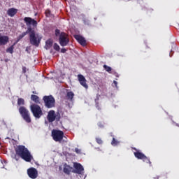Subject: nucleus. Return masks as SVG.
<instances>
[{
	"label": "nucleus",
	"mask_w": 179,
	"mask_h": 179,
	"mask_svg": "<svg viewBox=\"0 0 179 179\" xmlns=\"http://www.w3.org/2000/svg\"><path fill=\"white\" fill-rule=\"evenodd\" d=\"M9 43V37L7 36H2L0 34V46L6 45Z\"/></svg>",
	"instance_id": "2eb2a0df"
},
{
	"label": "nucleus",
	"mask_w": 179,
	"mask_h": 179,
	"mask_svg": "<svg viewBox=\"0 0 179 179\" xmlns=\"http://www.w3.org/2000/svg\"><path fill=\"white\" fill-rule=\"evenodd\" d=\"M59 43L61 47H66L69 44V37L65 32H61L59 37Z\"/></svg>",
	"instance_id": "6e6552de"
},
{
	"label": "nucleus",
	"mask_w": 179,
	"mask_h": 179,
	"mask_svg": "<svg viewBox=\"0 0 179 179\" xmlns=\"http://www.w3.org/2000/svg\"><path fill=\"white\" fill-rule=\"evenodd\" d=\"M72 170H73V168H72L71 166L66 164L64 165L63 171L65 174H67V176H69V174L72 173Z\"/></svg>",
	"instance_id": "dca6fc26"
},
{
	"label": "nucleus",
	"mask_w": 179,
	"mask_h": 179,
	"mask_svg": "<svg viewBox=\"0 0 179 179\" xmlns=\"http://www.w3.org/2000/svg\"><path fill=\"white\" fill-rule=\"evenodd\" d=\"M73 167L75 169L72 170V173H74L75 174H82L85 170V169H83V166L79 163H74Z\"/></svg>",
	"instance_id": "9b49d317"
},
{
	"label": "nucleus",
	"mask_w": 179,
	"mask_h": 179,
	"mask_svg": "<svg viewBox=\"0 0 179 179\" xmlns=\"http://www.w3.org/2000/svg\"><path fill=\"white\" fill-rule=\"evenodd\" d=\"M120 144V141L118 140L115 139V138H113V140L111 141L112 146H117V145Z\"/></svg>",
	"instance_id": "4be33fe9"
},
{
	"label": "nucleus",
	"mask_w": 179,
	"mask_h": 179,
	"mask_svg": "<svg viewBox=\"0 0 179 179\" xmlns=\"http://www.w3.org/2000/svg\"><path fill=\"white\" fill-rule=\"evenodd\" d=\"M15 48L13 47V45H12L10 47H9L8 48H7L6 50V52H9L10 54H13V49Z\"/></svg>",
	"instance_id": "b1692460"
},
{
	"label": "nucleus",
	"mask_w": 179,
	"mask_h": 179,
	"mask_svg": "<svg viewBox=\"0 0 179 179\" xmlns=\"http://www.w3.org/2000/svg\"><path fill=\"white\" fill-rule=\"evenodd\" d=\"M15 150L17 156H20V157H21V159H22L23 160L27 162L28 163H30V162H31L33 156H31L30 151H29V149H27L26 146L17 145L15 148Z\"/></svg>",
	"instance_id": "f03ea898"
},
{
	"label": "nucleus",
	"mask_w": 179,
	"mask_h": 179,
	"mask_svg": "<svg viewBox=\"0 0 179 179\" xmlns=\"http://www.w3.org/2000/svg\"><path fill=\"white\" fill-rule=\"evenodd\" d=\"M22 72H23L24 73H26V67H23V68H22Z\"/></svg>",
	"instance_id": "72a5a7b5"
},
{
	"label": "nucleus",
	"mask_w": 179,
	"mask_h": 179,
	"mask_svg": "<svg viewBox=\"0 0 179 179\" xmlns=\"http://www.w3.org/2000/svg\"><path fill=\"white\" fill-rule=\"evenodd\" d=\"M27 175L29 178L36 179L38 177V171L36 168H29L27 169Z\"/></svg>",
	"instance_id": "9d476101"
},
{
	"label": "nucleus",
	"mask_w": 179,
	"mask_h": 179,
	"mask_svg": "<svg viewBox=\"0 0 179 179\" xmlns=\"http://www.w3.org/2000/svg\"><path fill=\"white\" fill-rule=\"evenodd\" d=\"M19 113L20 114L22 118L27 124L31 122V117L30 116V111L24 106V99L23 98H18L17 102Z\"/></svg>",
	"instance_id": "f257e3e1"
},
{
	"label": "nucleus",
	"mask_w": 179,
	"mask_h": 179,
	"mask_svg": "<svg viewBox=\"0 0 179 179\" xmlns=\"http://www.w3.org/2000/svg\"><path fill=\"white\" fill-rule=\"evenodd\" d=\"M66 97L67 100H69V101H73V97H75V94L72 91L68 92Z\"/></svg>",
	"instance_id": "aec40b11"
},
{
	"label": "nucleus",
	"mask_w": 179,
	"mask_h": 179,
	"mask_svg": "<svg viewBox=\"0 0 179 179\" xmlns=\"http://www.w3.org/2000/svg\"><path fill=\"white\" fill-rule=\"evenodd\" d=\"M47 17H50V15H51V10H46L45 12Z\"/></svg>",
	"instance_id": "c85d7f7f"
},
{
	"label": "nucleus",
	"mask_w": 179,
	"mask_h": 179,
	"mask_svg": "<svg viewBox=\"0 0 179 179\" xmlns=\"http://www.w3.org/2000/svg\"><path fill=\"white\" fill-rule=\"evenodd\" d=\"M43 101L46 108H52L55 107V99H54V96L52 95L44 96Z\"/></svg>",
	"instance_id": "39448f33"
},
{
	"label": "nucleus",
	"mask_w": 179,
	"mask_h": 179,
	"mask_svg": "<svg viewBox=\"0 0 179 179\" xmlns=\"http://www.w3.org/2000/svg\"><path fill=\"white\" fill-rule=\"evenodd\" d=\"M52 44H54V41H52V39L47 40L45 41V50H50V48L52 47Z\"/></svg>",
	"instance_id": "6ab92c4d"
},
{
	"label": "nucleus",
	"mask_w": 179,
	"mask_h": 179,
	"mask_svg": "<svg viewBox=\"0 0 179 179\" xmlns=\"http://www.w3.org/2000/svg\"><path fill=\"white\" fill-rule=\"evenodd\" d=\"M83 23L87 26H90V20H87V19L83 20Z\"/></svg>",
	"instance_id": "bb28decb"
},
{
	"label": "nucleus",
	"mask_w": 179,
	"mask_h": 179,
	"mask_svg": "<svg viewBox=\"0 0 179 179\" xmlns=\"http://www.w3.org/2000/svg\"><path fill=\"white\" fill-rule=\"evenodd\" d=\"M52 137L55 142H62L64 139V131L61 130L53 129L52 131Z\"/></svg>",
	"instance_id": "0eeeda50"
},
{
	"label": "nucleus",
	"mask_w": 179,
	"mask_h": 179,
	"mask_svg": "<svg viewBox=\"0 0 179 179\" xmlns=\"http://www.w3.org/2000/svg\"><path fill=\"white\" fill-rule=\"evenodd\" d=\"M74 38H76L80 45H83V47H86V39L83 36L80 35H74Z\"/></svg>",
	"instance_id": "ddd939ff"
},
{
	"label": "nucleus",
	"mask_w": 179,
	"mask_h": 179,
	"mask_svg": "<svg viewBox=\"0 0 179 179\" xmlns=\"http://www.w3.org/2000/svg\"><path fill=\"white\" fill-rule=\"evenodd\" d=\"M29 43L31 45H34L35 47H38L40 45V43H41V36L40 34H36V31L31 27V31L29 32Z\"/></svg>",
	"instance_id": "7ed1b4c3"
},
{
	"label": "nucleus",
	"mask_w": 179,
	"mask_h": 179,
	"mask_svg": "<svg viewBox=\"0 0 179 179\" xmlns=\"http://www.w3.org/2000/svg\"><path fill=\"white\" fill-rule=\"evenodd\" d=\"M24 22H25L27 26L33 25L34 27H36L37 26V21L30 17H25L24 18Z\"/></svg>",
	"instance_id": "f8f14e48"
},
{
	"label": "nucleus",
	"mask_w": 179,
	"mask_h": 179,
	"mask_svg": "<svg viewBox=\"0 0 179 179\" xmlns=\"http://www.w3.org/2000/svg\"><path fill=\"white\" fill-rule=\"evenodd\" d=\"M31 100L34 101V103H40V98L37 95L31 94Z\"/></svg>",
	"instance_id": "412c9836"
},
{
	"label": "nucleus",
	"mask_w": 179,
	"mask_h": 179,
	"mask_svg": "<svg viewBox=\"0 0 179 179\" xmlns=\"http://www.w3.org/2000/svg\"><path fill=\"white\" fill-rule=\"evenodd\" d=\"M113 85H114V86H115V87H118V82L114 80V81H113Z\"/></svg>",
	"instance_id": "7c9ffc66"
},
{
	"label": "nucleus",
	"mask_w": 179,
	"mask_h": 179,
	"mask_svg": "<svg viewBox=\"0 0 179 179\" xmlns=\"http://www.w3.org/2000/svg\"><path fill=\"white\" fill-rule=\"evenodd\" d=\"M78 81L80 82L81 86L85 87V89H88L89 86L86 83V78H85V76H83V75L78 74Z\"/></svg>",
	"instance_id": "4468645a"
},
{
	"label": "nucleus",
	"mask_w": 179,
	"mask_h": 179,
	"mask_svg": "<svg viewBox=\"0 0 179 179\" xmlns=\"http://www.w3.org/2000/svg\"><path fill=\"white\" fill-rule=\"evenodd\" d=\"M30 110L31 113H32L34 117L35 118L40 119L41 118L42 115H44L43 113V110L41 109V107L38 106V104H32L30 106Z\"/></svg>",
	"instance_id": "20e7f679"
},
{
	"label": "nucleus",
	"mask_w": 179,
	"mask_h": 179,
	"mask_svg": "<svg viewBox=\"0 0 179 179\" xmlns=\"http://www.w3.org/2000/svg\"><path fill=\"white\" fill-rule=\"evenodd\" d=\"M103 69H105V71H106V72H108V73H111V71H113V69L106 64H104L103 66Z\"/></svg>",
	"instance_id": "5701e85b"
},
{
	"label": "nucleus",
	"mask_w": 179,
	"mask_h": 179,
	"mask_svg": "<svg viewBox=\"0 0 179 179\" xmlns=\"http://www.w3.org/2000/svg\"><path fill=\"white\" fill-rule=\"evenodd\" d=\"M61 52H62V54H65V52H66V50L65 48H62V49H61Z\"/></svg>",
	"instance_id": "2f4dec72"
},
{
	"label": "nucleus",
	"mask_w": 179,
	"mask_h": 179,
	"mask_svg": "<svg viewBox=\"0 0 179 179\" xmlns=\"http://www.w3.org/2000/svg\"><path fill=\"white\" fill-rule=\"evenodd\" d=\"M47 120L48 122H54L55 120L56 121H59V120H61V116L59 115V114H55V111L52 110L48 112L47 115Z\"/></svg>",
	"instance_id": "1a4fd4ad"
},
{
	"label": "nucleus",
	"mask_w": 179,
	"mask_h": 179,
	"mask_svg": "<svg viewBox=\"0 0 179 179\" xmlns=\"http://www.w3.org/2000/svg\"><path fill=\"white\" fill-rule=\"evenodd\" d=\"M96 107L98 108V110H100V107L99 106V103H96Z\"/></svg>",
	"instance_id": "f704fd0d"
},
{
	"label": "nucleus",
	"mask_w": 179,
	"mask_h": 179,
	"mask_svg": "<svg viewBox=\"0 0 179 179\" xmlns=\"http://www.w3.org/2000/svg\"><path fill=\"white\" fill-rule=\"evenodd\" d=\"M134 150H136V152H134V155L136 159H138V160H143L145 163L150 164V166H152V162H150V159L145 155V154L141 152V151L136 148H133Z\"/></svg>",
	"instance_id": "423d86ee"
},
{
	"label": "nucleus",
	"mask_w": 179,
	"mask_h": 179,
	"mask_svg": "<svg viewBox=\"0 0 179 179\" xmlns=\"http://www.w3.org/2000/svg\"><path fill=\"white\" fill-rule=\"evenodd\" d=\"M55 36L56 37H58V36H61V31L58 29H55Z\"/></svg>",
	"instance_id": "cd10ccee"
},
{
	"label": "nucleus",
	"mask_w": 179,
	"mask_h": 179,
	"mask_svg": "<svg viewBox=\"0 0 179 179\" xmlns=\"http://www.w3.org/2000/svg\"><path fill=\"white\" fill-rule=\"evenodd\" d=\"M98 127H99V128H104V123L99 122L98 123Z\"/></svg>",
	"instance_id": "c756f323"
},
{
	"label": "nucleus",
	"mask_w": 179,
	"mask_h": 179,
	"mask_svg": "<svg viewBox=\"0 0 179 179\" xmlns=\"http://www.w3.org/2000/svg\"><path fill=\"white\" fill-rule=\"evenodd\" d=\"M75 152L77 153H80V150H79L78 148H76Z\"/></svg>",
	"instance_id": "473e14b6"
},
{
	"label": "nucleus",
	"mask_w": 179,
	"mask_h": 179,
	"mask_svg": "<svg viewBox=\"0 0 179 179\" xmlns=\"http://www.w3.org/2000/svg\"><path fill=\"white\" fill-rule=\"evenodd\" d=\"M31 31V27H29L27 28V30L25 32H23L22 34L18 36L17 41H20V40H22V38H23L24 36H27V34H29V33H30Z\"/></svg>",
	"instance_id": "a211bd4d"
},
{
	"label": "nucleus",
	"mask_w": 179,
	"mask_h": 179,
	"mask_svg": "<svg viewBox=\"0 0 179 179\" xmlns=\"http://www.w3.org/2000/svg\"><path fill=\"white\" fill-rule=\"evenodd\" d=\"M33 93L34 94L35 92H33Z\"/></svg>",
	"instance_id": "e433bc0d"
},
{
	"label": "nucleus",
	"mask_w": 179,
	"mask_h": 179,
	"mask_svg": "<svg viewBox=\"0 0 179 179\" xmlns=\"http://www.w3.org/2000/svg\"><path fill=\"white\" fill-rule=\"evenodd\" d=\"M116 76H117V78H118V74L117 73L116 74Z\"/></svg>",
	"instance_id": "c9c22d12"
},
{
	"label": "nucleus",
	"mask_w": 179,
	"mask_h": 179,
	"mask_svg": "<svg viewBox=\"0 0 179 179\" xmlns=\"http://www.w3.org/2000/svg\"><path fill=\"white\" fill-rule=\"evenodd\" d=\"M96 141L98 143V145H103V140L100 138H96Z\"/></svg>",
	"instance_id": "a878e982"
},
{
	"label": "nucleus",
	"mask_w": 179,
	"mask_h": 179,
	"mask_svg": "<svg viewBox=\"0 0 179 179\" xmlns=\"http://www.w3.org/2000/svg\"><path fill=\"white\" fill-rule=\"evenodd\" d=\"M16 13H17V9L14 8H11L7 11V15H8V16H10V17H13V16H15Z\"/></svg>",
	"instance_id": "f3484780"
},
{
	"label": "nucleus",
	"mask_w": 179,
	"mask_h": 179,
	"mask_svg": "<svg viewBox=\"0 0 179 179\" xmlns=\"http://www.w3.org/2000/svg\"><path fill=\"white\" fill-rule=\"evenodd\" d=\"M53 48L54 50H55V51H59V50H61V48H59V45H58V43H55L53 45Z\"/></svg>",
	"instance_id": "393cba45"
}]
</instances>
